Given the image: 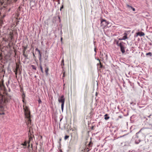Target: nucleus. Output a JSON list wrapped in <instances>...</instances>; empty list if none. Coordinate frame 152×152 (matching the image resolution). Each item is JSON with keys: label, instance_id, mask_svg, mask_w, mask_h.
Listing matches in <instances>:
<instances>
[{"label": "nucleus", "instance_id": "obj_13", "mask_svg": "<svg viewBox=\"0 0 152 152\" xmlns=\"http://www.w3.org/2000/svg\"><path fill=\"white\" fill-rule=\"evenodd\" d=\"M127 7H130L133 10V11H135V9L134 8L132 7L131 6H130L129 5H127Z\"/></svg>", "mask_w": 152, "mask_h": 152}, {"label": "nucleus", "instance_id": "obj_39", "mask_svg": "<svg viewBox=\"0 0 152 152\" xmlns=\"http://www.w3.org/2000/svg\"><path fill=\"white\" fill-rule=\"evenodd\" d=\"M90 143H91V142H90V143L89 144V145H90Z\"/></svg>", "mask_w": 152, "mask_h": 152}, {"label": "nucleus", "instance_id": "obj_38", "mask_svg": "<svg viewBox=\"0 0 152 152\" xmlns=\"http://www.w3.org/2000/svg\"><path fill=\"white\" fill-rule=\"evenodd\" d=\"M56 121L55 120V125H56Z\"/></svg>", "mask_w": 152, "mask_h": 152}, {"label": "nucleus", "instance_id": "obj_3", "mask_svg": "<svg viewBox=\"0 0 152 152\" xmlns=\"http://www.w3.org/2000/svg\"><path fill=\"white\" fill-rule=\"evenodd\" d=\"M101 21V26L103 28L107 26L109 23L108 22L105 20L102 19Z\"/></svg>", "mask_w": 152, "mask_h": 152}, {"label": "nucleus", "instance_id": "obj_6", "mask_svg": "<svg viewBox=\"0 0 152 152\" xmlns=\"http://www.w3.org/2000/svg\"><path fill=\"white\" fill-rule=\"evenodd\" d=\"M26 118H27V121L26 122V124L28 126L31 123V116H29L28 117H26Z\"/></svg>", "mask_w": 152, "mask_h": 152}, {"label": "nucleus", "instance_id": "obj_18", "mask_svg": "<svg viewBox=\"0 0 152 152\" xmlns=\"http://www.w3.org/2000/svg\"><path fill=\"white\" fill-rule=\"evenodd\" d=\"M38 101L39 104H40L42 103V101H41V100L39 98V99L38 100Z\"/></svg>", "mask_w": 152, "mask_h": 152}, {"label": "nucleus", "instance_id": "obj_41", "mask_svg": "<svg viewBox=\"0 0 152 152\" xmlns=\"http://www.w3.org/2000/svg\"><path fill=\"white\" fill-rule=\"evenodd\" d=\"M57 1H58V0Z\"/></svg>", "mask_w": 152, "mask_h": 152}, {"label": "nucleus", "instance_id": "obj_22", "mask_svg": "<svg viewBox=\"0 0 152 152\" xmlns=\"http://www.w3.org/2000/svg\"><path fill=\"white\" fill-rule=\"evenodd\" d=\"M4 112H0V115H4Z\"/></svg>", "mask_w": 152, "mask_h": 152}, {"label": "nucleus", "instance_id": "obj_17", "mask_svg": "<svg viewBox=\"0 0 152 152\" xmlns=\"http://www.w3.org/2000/svg\"><path fill=\"white\" fill-rule=\"evenodd\" d=\"M40 68L42 72H43V68H42L41 65L40 66Z\"/></svg>", "mask_w": 152, "mask_h": 152}, {"label": "nucleus", "instance_id": "obj_11", "mask_svg": "<svg viewBox=\"0 0 152 152\" xmlns=\"http://www.w3.org/2000/svg\"><path fill=\"white\" fill-rule=\"evenodd\" d=\"M28 143V142H27L26 141H25L24 142V143H22L21 144V145L26 147L27 146V144Z\"/></svg>", "mask_w": 152, "mask_h": 152}, {"label": "nucleus", "instance_id": "obj_32", "mask_svg": "<svg viewBox=\"0 0 152 152\" xmlns=\"http://www.w3.org/2000/svg\"><path fill=\"white\" fill-rule=\"evenodd\" d=\"M10 8H9L8 10V12H9L10 10Z\"/></svg>", "mask_w": 152, "mask_h": 152}, {"label": "nucleus", "instance_id": "obj_16", "mask_svg": "<svg viewBox=\"0 0 152 152\" xmlns=\"http://www.w3.org/2000/svg\"><path fill=\"white\" fill-rule=\"evenodd\" d=\"M146 55L148 56V55H150V56H151V52H149L148 53H146Z\"/></svg>", "mask_w": 152, "mask_h": 152}, {"label": "nucleus", "instance_id": "obj_9", "mask_svg": "<svg viewBox=\"0 0 152 152\" xmlns=\"http://www.w3.org/2000/svg\"><path fill=\"white\" fill-rule=\"evenodd\" d=\"M124 36L122 39H119V40H125L127 39V34L126 33H124Z\"/></svg>", "mask_w": 152, "mask_h": 152}, {"label": "nucleus", "instance_id": "obj_8", "mask_svg": "<svg viewBox=\"0 0 152 152\" xmlns=\"http://www.w3.org/2000/svg\"><path fill=\"white\" fill-rule=\"evenodd\" d=\"M35 50L36 51H37L38 52L39 55V59L40 61L41 58L42 53L40 52V50H39L38 48H36Z\"/></svg>", "mask_w": 152, "mask_h": 152}, {"label": "nucleus", "instance_id": "obj_12", "mask_svg": "<svg viewBox=\"0 0 152 152\" xmlns=\"http://www.w3.org/2000/svg\"><path fill=\"white\" fill-rule=\"evenodd\" d=\"M107 116H108V115L107 114H105L104 115V116H105L104 119L105 120H107L109 119L110 118V117Z\"/></svg>", "mask_w": 152, "mask_h": 152}, {"label": "nucleus", "instance_id": "obj_27", "mask_svg": "<svg viewBox=\"0 0 152 152\" xmlns=\"http://www.w3.org/2000/svg\"><path fill=\"white\" fill-rule=\"evenodd\" d=\"M64 74H65V72H64L63 73V77H64Z\"/></svg>", "mask_w": 152, "mask_h": 152}, {"label": "nucleus", "instance_id": "obj_26", "mask_svg": "<svg viewBox=\"0 0 152 152\" xmlns=\"http://www.w3.org/2000/svg\"><path fill=\"white\" fill-rule=\"evenodd\" d=\"M9 81H8V84H7V87H8V85L9 84Z\"/></svg>", "mask_w": 152, "mask_h": 152}, {"label": "nucleus", "instance_id": "obj_19", "mask_svg": "<svg viewBox=\"0 0 152 152\" xmlns=\"http://www.w3.org/2000/svg\"><path fill=\"white\" fill-rule=\"evenodd\" d=\"M18 68V67H17L16 69L14 71V72H17Z\"/></svg>", "mask_w": 152, "mask_h": 152}, {"label": "nucleus", "instance_id": "obj_36", "mask_svg": "<svg viewBox=\"0 0 152 152\" xmlns=\"http://www.w3.org/2000/svg\"><path fill=\"white\" fill-rule=\"evenodd\" d=\"M64 60H62V62L64 63Z\"/></svg>", "mask_w": 152, "mask_h": 152}, {"label": "nucleus", "instance_id": "obj_40", "mask_svg": "<svg viewBox=\"0 0 152 152\" xmlns=\"http://www.w3.org/2000/svg\"><path fill=\"white\" fill-rule=\"evenodd\" d=\"M24 148H26V147H24Z\"/></svg>", "mask_w": 152, "mask_h": 152}, {"label": "nucleus", "instance_id": "obj_31", "mask_svg": "<svg viewBox=\"0 0 152 152\" xmlns=\"http://www.w3.org/2000/svg\"><path fill=\"white\" fill-rule=\"evenodd\" d=\"M8 91H9V92H10V91H11L10 89L9 88V90Z\"/></svg>", "mask_w": 152, "mask_h": 152}, {"label": "nucleus", "instance_id": "obj_37", "mask_svg": "<svg viewBox=\"0 0 152 152\" xmlns=\"http://www.w3.org/2000/svg\"><path fill=\"white\" fill-rule=\"evenodd\" d=\"M62 38L61 37V41H62Z\"/></svg>", "mask_w": 152, "mask_h": 152}, {"label": "nucleus", "instance_id": "obj_21", "mask_svg": "<svg viewBox=\"0 0 152 152\" xmlns=\"http://www.w3.org/2000/svg\"><path fill=\"white\" fill-rule=\"evenodd\" d=\"M29 141L32 139V137L31 136H29Z\"/></svg>", "mask_w": 152, "mask_h": 152}, {"label": "nucleus", "instance_id": "obj_10", "mask_svg": "<svg viewBox=\"0 0 152 152\" xmlns=\"http://www.w3.org/2000/svg\"><path fill=\"white\" fill-rule=\"evenodd\" d=\"M49 70V69L48 67H46L45 68V71L46 73V74L47 75H48V72Z\"/></svg>", "mask_w": 152, "mask_h": 152}, {"label": "nucleus", "instance_id": "obj_5", "mask_svg": "<svg viewBox=\"0 0 152 152\" xmlns=\"http://www.w3.org/2000/svg\"><path fill=\"white\" fill-rule=\"evenodd\" d=\"M27 46L23 47V55L24 56L26 57V59L28 58H27L28 56L27 55H26L25 54V52L27 48Z\"/></svg>", "mask_w": 152, "mask_h": 152}, {"label": "nucleus", "instance_id": "obj_34", "mask_svg": "<svg viewBox=\"0 0 152 152\" xmlns=\"http://www.w3.org/2000/svg\"><path fill=\"white\" fill-rule=\"evenodd\" d=\"M24 99H23L22 100V101H23V102H24Z\"/></svg>", "mask_w": 152, "mask_h": 152}, {"label": "nucleus", "instance_id": "obj_30", "mask_svg": "<svg viewBox=\"0 0 152 152\" xmlns=\"http://www.w3.org/2000/svg\"><path fill=\"white\" fill-rule=\"evenodd\" d=\"M15 74L16 75H17V72H15Z\"/></svg>", "mask_w": 152, "mask_h": 152}, {"label": "nucleus", "instance_id": "obj_4", "mask_svg": "<svg viewBox=\"0 0 152 152\" xmlns=\"http://www.w3.org/2000/svg\"><path fill=\"white\" fill-rule=\"evenodd\" d=\"M123 42H120L119 44H118V42H117V44L120 47L122 53H124L125 52V51L124 50V47L123 45Z\"/></svg>", "mask_w": 152, "mask_h": 152}, {"label": "nucleus", "instance_id": "obj_1", "mask_svg": "<svg viewBox=\"0 0 152 152\" xmlns=\"http://www.w3.org/2000/svg\"><path fill=\"white\" fill-rule=\"evenodd\" d=\"M65 100V98H64V96L63 95L61 96V97H60L58 99V101L59 103H61V108L62 111L63 110Z\"/></svg>", "mask_w": 152, "mask_h": 152}, {"label": "nucleus", "instance_id": "obj_29", "mask_svg": "<svg viewBox=\"0 0 152 152\" xmlns=\"http://www.w3.org/2000/svg\"><path fill=\"white\" fill-rule=\"evenodd\" d=\"M63 8V6H62L61 7V8H60V10H61V9H62Z\"/></svg>", "mask_w": 152, "mask_h": 152}, {"label": "nucleus", "instance_id": "obj_23", "mask_svg": "<svg viewBox=\"0 0 152 152\" xmlns=\"http://www.w3.org/2000/svg\"><path fill=\"white\" fill-rule=\"evenodd\" d=\"M33 57H34V58H36V56L34 55V53H33Z\"/></svg>", "mask_w": 152, "mask_h": 152}, {"label": "nucleus", "instance_id": "obj_14", "mask_svg": "<svg viewBox=\"0 0 152 152\" xmlns=\"http://www.w3.org/2000/svg\"><path fill=\"white\" fill-rule=\"evenodd\" d=\"M31 67L33 69L35 70L36 69V67L34 65H31Z\"/></svg>", "mask_w": 152, "mask_h": 152}, {"label": "nucleus", "instance_id": "obj_28", "mask_svg": "<svg viewBox=\"0 0 152 152\" xmlns=\"http://www.w3.org/2000/svg\"><path fill=\"white\" fill-rule=\"evenodd\" d=\"M28 143L29 144H28V148H29V146H30V145H29V142H28Z\"/></svg>", "mask_w": 152, "mask_h": 152}, {"label": "nucleus", "instance_id": "obj_7", "mask_svg": "<svg viewBox=\"0 0 152 152\" xmlns=\"http://www.w3.org/2000/svg\"><path fill=\"white\" fill-rule=\"evenodd\" d=\"M136 37H137L138 36H139L140 37L143 36L145 35L144 33L142 32H139L136 33Z\"/></svg>", "mask_w": 152, "mask_h": 152}, {"label": "nucleus", "instance_id": "obj_33", "mask_svg": "<svg viewBox=\"0 0 152 152\" xmlns=\"http://www.w3.org/2000/svg\"><path fill=\"white\" fill-rule=\"evenodd\" d=\"M17 1V0H14V1L15 2H16Z\"/></svg>", "mask_w": 152, "mask_h": 152}, {"label": "nucleus", "instance_id": "obj_24", "mask_svg": "<svg viewBox=\"0 0 152 152\" xmlns=\"http://www.w3.org/2000/svg\"><path fill=\"white\" fill-rule=\"evenodd\" d=\"M99 64H100V67L101 68L102 67V64H101V63L100 61H99Z\"/></svg>", "mask_w": 152, "mask_h": 152}, {"label": "nucleus", "instance_id": "obj_2", "mask_svg": "<svg viewBox=\"0 0 152 152\" xmlns=\"http://www.w3.org/2000/svg\"><path fill=\"white\" fill-rule=\"evenodd\" d=\"M24 107V105H23V110L25 117H28L29 116H30V112L28 107L27 106H26L25 107Z\"/></svg>", "mask_w": 152, "mask_h": 152}, {"label": "nucleus", "instance_id": "obj_25", "mask_svg": "<svg viewBox=\"0 0 152 152\" xmlns=\"http://www.w3.org/2000/svg\"><path fill=\"white\" fill-rule=\"evenodd\" d=\"M142 129H141L139 131V132L137 133H139L141 131V130H142Z\"/></svg>", "mask_w": 152, "mask_h": 152}, {"label": "nucleus", "instance_id": "obj_15", "mask_svg": "<svg viewBox=\"0 0 152 152\" xmlns=\"http://www.w3.org/2000/svg\"><path fill=\"white\" fill-rule=\"evenodd\" d=\"M69 137V135H66L65 137H64V140H67V139H68Z\"/></svg>", "mask_w": 152, "mask_h": 152}, {"label": "nucleus", "instance_id": "obj_20", "mask_svg": "<svg viewBox=\"0 0 152 152\" xmlns=\"http://www.w3.org/2000/svg\"><path fill=\"white\" fill-rule=\"evenodd\" d=\"M25 94H23L22 96L23 99H24V98L25 97Z\"/></svg>", "mask_w": 152, "mask_h": 152}, {"label": "nucleus", "instance_id": "obj_35", "mask_svg": "<svg viewBox=\"0 0 152 152\" xmlns=\"http://www.w3.org/2000/svg\"><path fill=\"white\" fill-rule=\"evenodd\" d=\"M60 152H62V151L61 150H60Z\"/></svg>", "mask_w": 152, "mask_h": 152}]
</instances>
